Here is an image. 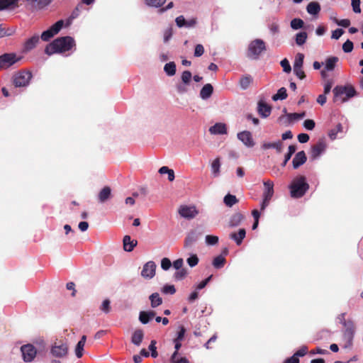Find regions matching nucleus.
Returning a JSON list of instances; mask_svg holds the SVG:
<instances>
[{"instance_id":"nucleus-39","label":"nucleus","mask_w":363,"mask_h":363,"mask_svg":"<svg viewBox=\"0 0 363 363\" xmlns=\"http://www.w3.org/2000/svg\"><path fill=\"white\" fill-rule=\"evenodd\" d=\"M225 263V259L222 255H218L214 258L213 261V265L216 269L222 268Z\"/></svg>"},{"instance_id":"nucleus-25","label":"nucleus","mask_w":363,"mask_h":363,"mask_svg":"<svg viewBox=\"0 0 363 363\" xmlns=\"http://www.w3.org/2000/svg\"><path fill=\"white\" fill-rule=\"evenodd\" d=\"M32 8L41 9L50 3V0H25Z\"/></svg>"},{"instance_id":"nucleus-12","label":"nucleus","mask_w":363,"mask_h":363,"mask_svg":"<svg viewBox=\"0 0 363 363\" xmlns=\"http://www.w3.org/2000/svg\"><path fill=\"white\" fill-rule=\"evenodd\" d=\"M238 138L240 140L246 147H252L255 145L252 134L250 131L245 130L238 133Z\"/></svg>"},{"instance_id":"nucleus-57","label":"nucleus","mask_w":363,"mask_h":363,"mask_svg":"<svg viewBox=\"0 0 363 363\" xmlns=\"http://www.w3.org/2000/svg\"><path fill=\"white\" fill-rule=\"evenodd\" d=\"M343 325L346 328V333L352 335L354 331V325L352 321H344Z\"/></svg>"},{"instance_id":"nucleus-52","label":"nucleus","mask_w":363,"mask_h":363,"mask_svg":"<svg viewBox=\"0 0 363 363\" xmlns=\"http://www.w3.org/2000/svg\"><path fill=\"white\" fill-rule=\"evenodd\" d=\"M360 0H351V5L352 7V10L356 13H361V8H360Z\"/></svg>"},{"instance_id":"nucleus-34","label":"nucleus","mask_w":363,"mask_h":363,"mask_svg":"<svg viewBox=\"0 0 363 363\" xmlns=\"http://www.w3.org/2000/svg\"><path fill=\"white\" fill-rule=\"evenodd\" d=\"M223 202L228 207H232L233 205L238 202V200L235 196L228 194L226 196H225Z\"/></svg>"},{"instance_id":"nucleus-32","label":"nucleus","mask_w":363,"mask_h":363,"mask_svg":"<svg viewBox=\"0 0 363 363\" xmlns=\"http://www.w3.org/2000/svg\"><path fill=\"white\" fill-rule=\"evenodd\" d=\"M243 216L240 213L233 214L229 221V225L230 227H236L239 225L243 220Z\"/></svg>"},{"instance_id":"nucleus-17","label":"nucleus","mask_w":363,"mask_h":363,"mask_svg":"<svg viewBox=\"0 0 363 363\" xmlns=\"http://www.w3.org/2000/svg\"><path fill=\"white\" fill-rule=\"evenodd\" d=\"M209 132L213 135H223L227 133V127L225 123H217L209 128Z\"/></svg>"},{"instance_id":"nucleus-2","label":"nucleus","mask_w":363,"mask_h":363,"mask_svg":"<svg viewBox=\"0 0 363 363\" xmlns=\"http://www.w3.org/2000/svg\"><path fill=\"white\" fill-rule=\"evenodd\" d=\"M334 99L335 103H344L356 94V91L351 86H337L333 89Z\"/></svg>"},{"instance_id":"nucleus-3","label":"nucleus","mask_w":363,"mask_h":363,"mask_svg":"<svg viewBox=\"0 0 363 363\" xmlns=\"http://www.w3.org/2000/svg\"><path fill=\"white\" fill-rule=\"evenodd\" d=\"M265 50L266 45L264 40L255 39L249 43L246 55L250 60H258Z\"/></svg>"},{"instance_id":"nucleus-18","label":"nucleus","mask_w":363,"mask_h":363,"mask_svg":"<svg viewBox=\"0 0 363 363\" xmlns=\"http://www.w3.org/2000/svg\"><path fill=\"white\" fill-rule=\"evenodd\" d=\"M246 231L244 228H240L238 233H232L229 235V238L234 240L238 245H241L243 239L245 238Z\"/></svg>"},{"instance_id":"nucleus-28","label":"nucleus","mask_w":363,"mask_h":363,"mask_svg":"<svg viewBox=\"0 0 363 363\" xmlns=\"http://www.w3.org/2000/svg\"><path fill=\"white\" fill-rule=\"evenodd\" d=\"M306 11L309 14L315 16L320 11V6L316 1L310 2L306 7Z\"/></svg>"},{"instance_id":"nucleus-50","label":"nucleus","mask_w":363,"mask_h":363,"mask_svg":"<svg viewBox=\"0 0 363 363\" xmlns=\"http://www.w3.org/2000/svg\"><path fill=\"white\" fill-rule=\"evenodd\" d=\"M110 303L111 302L108 299H105L100 306L101 311L104 312L105 313H109L111 311Z\"/></svg>"},{"instance_id":"nucleus-49","label":"nucleus","mask_w":363,"mask_h":363,"mask_svg":"<svg viewBox=\"0 0 363 363\" xmlns=\"http://www.w3.org/2000/svg\"><path fill=\"white\" fill-rule=\"evenodd\" d=\"M305 116H306V113L305 112H302V113H289V114H287V118H288L289 121H295V120H298V119L303 118V117H305Z\"/></svg>"},{"instance_id":"nucleus-15","label":"nucleus","mask_w":363,"mask_h":363,"mask_svg":"<svg viewBox=\"0 0 363 363\" xmlns=\"http://www.w3.org/2000/svg\"><path fill=\"white\" fill-rule=\"evenodd\" d=\"M306 160L307 158L304 151L297 152L292 161L294 168H298L306 162Z\"/></svg>"},{"instance_id":"nucleus-14","label":"nucleus","mask_w":363,"mask_h":363,"mask_svg":"<svg viewBox=\"0 0 363 363\" xmlns=\"http://www.w3.org/2000/svg\"><path fill=\"white\" fill-rule=\"evenodd\" d=\"M263 198L265 200H271L274 195V183L271 180L264 181Z\"/></svg>"},{"instance_id":"nucleus-23","label":"nucleus","mask_w":363,"mask_h":363,"mask_svg":"<svg viewBox=\"0 0 363 363\" xmlns=\"http://www.w3.org/2000/svg\"><path fill=\"white\" fill-rule=\"evenodd\" d=\"M18 6V0H0V11L5 9H14Z\"/></svg>"},{"instance_id":"nucleus-5","label":"nucleus","mask_w":363,"mask_h":363,"mask_svg":"<svg viewBox=\"0 0 363 363\" xmlns=\"http://www.w3.org/2000/svg\"><path fill=\"white\" fill-rule=\"evenodd\" d=\"M32 78V73L30 71L22 70L13 76V83L16 87L27 86Z\"/></svg>"},{"instance_id":"nucleus-21","label":"nucleus","mask_w":363,"mask_h":363,"mask_svg":"<svg viewBox=\"0 0 363 363\" xmlns=\"http://www.w3.org/2000/svg\"><path fill=\"white\" fill-rule=\"evenodd\" d=\"M199 235L195 231H191L185 238L184 247L186 248L191 247L198 240Z\"/></svg>"},{"instance_id":"nucleus-40","label":"nucleus","mask_w":363,"mask_h":363,"mask_svg":"<svg viewBox=\"0 0 363 363\" xmlns=\"http://www.w3.org/2000/svg\"><path fill=\"white\" fill-rule=\"evenodd\" d=\"M82 4H78L76 8L74 9V10L72 11V13H71L69 18L67 19V26H69L72 23V21L74 18H76L79 15V13H80V9L82 8Z\"/></svg>"},{"instance_id":"nucleus-48","label":"nucleus","mask_w":363,"mask_h":363,"mask_svg":"<svg viewBox=\"0 0 363 363\" xmlns=\"http://www.w3.org/2000/svg\"><path fill=\"white\" fill-rule=\"evenodd\" d=\"M145 2L150 6L157 8L162 6L166 2V0H145Z\"/></svg>"},{"instance_id":"nucleus-8","label":"nucleus","mask_w":363,"mask_h":363,"mask_svg":"<svg viewBox=\"0 0 363 363\" xmlns=\"http://www.w3.org/2000/svg\"><path fill=\"white\" fill-rule=\"evenodd\" d=\"M64 25L63 20H60L53 24L49 29L43 32L41 39L43 41H48L55 35L57 34Z\"/></svg>"},{"instance_id":"nucleus-53","label":"nucleus","mask_w":363,"mask_h":363,"mask_svg":"<svg viewBox=\"0 0 363 363\" xmlns=\"http://www.w3.org/2000/svg\"><path fill=\"white\" fill-rule=\"evenodd\" d=\"M162 291L166 294H174L176 292V289L174 286L167 284L162 287Z\"/></svg>"},{"instance_id":"nucleus-51","label":"nucleus","mask_w":363,"mask_h":363,"mask_svg":"<svg viewBox=\"0 0 363 363\" xmlns=\"http://www.w3.org/2000/svg\"><path fill=\"white\" fill-rule=\"evenodd\" d=\"M186 262L191 267H194L199 263V258L196 255H192L187 259Z\"/></svg>"},{"instance_id":"nucleus-41","label":"nucleus","mask_w":363,"mask_h":363,"mask_svg":"<svg viewBox=\"0 0 363 363\" xmlns=\"http://www.w3.org/2000/svg\"><path fill=\"white\" fill-rule=\"evenodd\" d=\"M171 363H189L186 357H179L177 352H174L170 357Z\"/></svg>"},{"instance_id":"nucleus-60","label":"nucleus","mask_w":363,"mask_h":363,"mask_svg":"<svg viewBox=\"0 0 363 363\" xmlns=\"http://www.w3.org/2000/svg\"><path fill=\"white\" fill-rule=\"evenodd\" d=\"M84 345L82 343H77L75 347V354L77 357L80 358L83 355Z\"/></svg>"},{"instance_id":"nucleus-44","label":"nucleus","mask_w":363,"mask_h":363,"mask_svg":"<svg viewBox=\"0 0 363 363\" xmlns=\"http://www.w3.org/2000/svg\"><path fill=\"white\" fill-rule=\"evenodd\" d=\"M304 55L302 53L296 54L294 62V67H302L303 64Z\"/></svg>"},{"instance_id":"nucleus-64","label":"nucleus","mask_w":363,"mask_h":363,"mask_svg":"<svg viewBox=\"0 0 363 363\" xmlns=\"http://www.w3.org/2000/svg\"><path fill=\"white\" fill-rule=\"evenodd\" d=\"M294 73L300 79H303L306 77L305 73H304L302 67H294Z\"/></svg>"},{"instance_id":"nucleus-22","label":"nucleus","mask_w":363,"mask_h":363,"mask_svg":"<svg viewBox=\"0 0 363 363\" xmlns=\"http://www.w3.org/2000/svg\"><path fill=\"white\" fill-rule=\"evenodd\" d=\"M123 249L126 252H131L137 245V240H131L130 236L125 235L123 240Z\"/></svg>"},{"instance_id":"nucleus-16","label":"nucleus","mask_w":363,"mask_h":363,"mask_svg":"<svg viewBox=\"0 0 363 363\" xmlns=\"http://www.w3.org/2000/svg\"><path fill=\"white\" fill-rule=\"evenodd\" d=\"M39 42V35L38 34L34 35L31 38H28L23 45V51L27 52L33 49Z\"/></svg>"},{"instance_id":"nucleus-1","label":"nucleus","mask_w":363,"mask_h":363,"mask_svg":"<svg viewBox=\"0 0 363 363\" xmlns=\"http://www.w3.org/2000/svg\"><path fill=\"white\" fill-rule=\"evenodd\" d=\"M74 45L75 42L72 37H61L48 45L45 49V52L48 55L54 53H62L71 50Z\"/></svg>"},{"instance_id":"nucleus-7","label":"nucleus","mask_w":363,"mask_h":363,"mask_svg":"<svg viewBox=\"0 0 363 363\" xmlns=\"http://www.w3.org/2000/svg\"><path fill=\"white\" fill-rule=\"evenodd\" d=\"M20 60L15 53H5L0 56V69L10 67Z\"/></svg>"},{"instance_id":"nucleus-30","label":"nucleus","mask_w":363,"mask_h":363,"mask_svg":"<svg viewBox=\"0 0 363 363\" xmlns=\"http://www.w3.org/2000/svg\"><path fill=\"white\" fill-rule=\"evenodd\" d=\"M152 308H157L162 303V299L158 293H153L149 296Z\"/></svg>"},{"instance_id":"nucleus-61","label":"nucleus","mask_w":363,"mask_h":363,"mask_svg":"<svg viewBox=\"0 0 363 363\" xmlns=\"http://www.w3.org/2000/svg\"><path fill=\"white\" fill-rule=\"evenodd\" d=\"M315 122L313 120L307 119L303 122V127L308 130H312L315 128Z\"/></svg>"},{"instance_id":"nucleus-35","label":"nucleus","mask_w":363,"mask_h":363,"mask_svg":"<svg viewBox=\"0 0 363 363\" xmlns=\"http://www.w3.org/2000/svg\"><path fill=\"white\" fill-rule=\"evenodd\" d=\"M252 82V78L250 75H245L241 77L240 85L242 89H247Z\"/></svg>"},{"instance_id":"nucleus-20","label":"nucleus","mask_w":363,"mask_h":363,"mask_svg":"<svg viewBox=\"0 0 363 363\" xmlns=\"http://www.w3.org/2000/svg\"><path fill=\"white\" fill-rule=\"evenodd\" d=\"M257 111L262 117L267 118L270 115L272 108L271 106L266 103L259 101L258 103Z\"/></svg>"},{"instance_id":"nucleus-43","label":"nucleus","mask_w":363,"mask_h":363,"mask_svg":"<svg viewBox=\"0 0 363 363\" xmlns=\"http://www.w3.org/2000/svg\"><path fill=\"white\" fill-rule=\"evenodd\" d=\"M296 147L295 145H291L289 146V152L285 155L284 160L282 163L283 167H284L288 161L291 159L292 155L296 152Z\"/></svg>"},{"instance_id":"nucleus-24","label":"nucleus","mask_w":363,"mask_h":363,"mask_svg":"<svg viewBox=\"0 0 363 363\" xmlns=\"http://www.w3.org/2000/svg\"><path fill=\"white\" fill-rule=\"evenodd\" d=\"M262 148L263 150H268L270 148H274L277 150L278 153H281L283 149V143L281 141L278 140L274 143H264L262 145Z\"/></svg>"},{"instance_id":"nucleus-37","label":"nucleus","mask_w":363,"mask_h":363,"mask_svg":"<svg viewBox=\"0 0 363 363\" xmlns=\"http://www.w3.org/2000/svg\"><path fill=\"white\" fill-rule=\"evenodd\" d=\"M164 70L168 76H173L176 73V65L174 62L167 63L164 67Z\"/></svg>"},{"instance_id":"nucleus-58","label":"nucleus","mask_w":363,"mask_h":363,"mask_svg":"<svg viewBox=\"0 0 363 363\" xmlns=\"http://www.w3.org/2000/svg\"><path fill=\"white\" fill-rule=\"evenodd\" d=\"M149 350L151 351V356L154 358L157 357L158 355V353L157 352V347H156V341L152 340L150 345H149Z\"/></svg>"},{"instance_id":"nucleus-11","label":"nucleus","mask_w":363,"mask_h":363,"mask_svg":"<svg viewBox=\"0 0 363 363\" xmlns=\"http://www.w3.org/2000/svg\"><path fill=\"white\" fill-rule=\"evenodd\" d=\"M179 213L184 218L191 219L198 215L199 211L194 206H182L179 209Z\"/></svg>"},{"instance_id":"nucleus-47","label":"nucleus","mask_w":363,"mask_h":363,"mask_svg":"<svg viewBox=\"0 0 363 363\" xmlns=\"http://www.w3.org/2000/svg\"><path fill=\"white\" fill-rule=\"evenodd\" d=\"M178 271L174 274V279L177 280H182L184 279L188 274V272L186 269L182 268L180 269H177Z\"/></svg>"},{"instance_id":"nucleus-36","label":"nucleus","mask_w":363,"mask_h":363,"mask_svg":"<svg viewBox=\"0 0 363 363\" xmlns=\"http://www.w3.org/2000/svg\"><path fill=\"white\" fill-rule=\"evenodd\" d=\"M307 38L308 35L306 32H299L296 35V43L299 46L303 45L306 43Z\"/></svg>"},{"instance_id":"nucleus-45","label":"nucleus","mask_w":363,"mask_h":363,"mask_svg":"<svg viewBox=\"0 0 363 363\" xmlns=\"http://www.w3.org/2000/svg\"><path fill=\"white\" fill-rule=\"evenodd\" d=\"M191 78H192V74H191V72L186 70L182 73L181 79H182V83H184L185 84H189Z\"/></svg>"},{"instance_id":"nucleus-33","label":"nucleus","mask_w":363,"mask_h":363,"mask_svg":"<svg viewBox=\"0 0 363 363\" xmlns=\"http://www.w3.org/2000/svg\"><path fill=\"white\" fill-rule=\"evenodd\" d=\"M339 59L337 57H330L325 60V69L328 71H332L334 69L336 63L338 62Z\"/></svg>"},{"instance_id":"nucleus-56","label":"nucleus","mask_w":363,"mask_h":363,"mask_svg":"<svg viewBox=\"0 0 363 363\" xmlns=\"http://www.w3.org/2000/svg\"><path fill=\"white\" fill-rule=\"evenodd\" d=\"M280 64L283 68L284 72H285L286 73H289L291 71V65L287 59L285 58V59L282 60L281 61Z\"/></svg>"},{"instance_id":"nucleus-42","label":"nucleus","mask_w":363,"mask_h":363,"mask_svg":"<svg viewBox=\"0 0 363 363\" xmlns=\"http://www.w3.org/2000/svg\"><path fill=\"white\" fill-rule=\"evenodd\" d=\"M304 22L301 18H294L291 21V27L294 30H298L303 27Z\"/></svg>"},{"instance_id":"nucleus-29","label":"nucleus","mask_w":363,"mask_h":363,"mask_svg":"<svg viewBox=\"0 0 363 363\" xmlns=\"http://www.w3.org/2000/svg\"><path fill=\"white\" fill-rule=\"evenodd\" d=\"M111 194V190L108 186L104 187L98 196L99 202L104 203L106 201L110 198Z\"/></svg>"},{"instance_id":"nucleus-4","label":"nucleus","mask_w":363,"mask_h":363,"mask_svg":"<svg viewBox=\"0 0 363 363\" xmlns=\"http://www.w3.org/2000/svg\"><path fill=\"white\" fill-rule=\"evenodd\" d=\"M291 196L294 198H300L303 196L308 189V184L306 182V178L301 176L296 178L290 186Z\"/></svg>"},{"instance_id":"nucleus-19","label":"nucleus","mask_w":363,"mask_h":363,"mask_svg":"<svg viewBox=\"0 0 363 363\" xmlns=\"http://www.w3.org/2000/svg\"><path fill=\"white\" fill-rule=\"evenodd\" d=\"M221 162L220 157H216L211 163V170L212 176L215 178L218 177L220 174Z\"/></svg>"},{"instance_id":"nucleus-55","label":"nucleus","mask_w":363,"mask_h":363,"mask_svg":"<svg viewBox=\"0 0 363 363\" xmlns=\"http://www.w3.org/2000/svg\"><path fill=\"white\" fill-rule=\"evenodd\" d=\"M218 242V237L216 235H206V242L209 245H214Z\"/></svg>"},{"instance_id":"nucleus-26","label":"nucleus","mask_w":363,"mask_h":363,"mask_svg":"<svg viewBox=\"0 0 363 363\" xmlns=\"http://www.w3.org/2000/svg\"><path fill=\"white\" fill-rule=\"evenodd\" d=\"M213 91V86L211 84H206L202 87V89L200 91V97L203 100H206L211 96Z\"/></svg>"},{"instance_id":"nucleus-10","label":"nucleus","mask_w":363,"mask_h":363,"mask_svg":"<svg viewBox=\"0 0 363 363\" xmlns=\"http://www.w3.org/2000/svg\"><path fill=\"white\" fill-rule=\"evenodd\" d=\"M156 264L153 261H149L143 265L141 276L147 279L153 278L155 275Z\"/></svg>"},{"instance_id":"nucleus-62","label":"nucleus","mask_w":363,"mask_h":363,"mask_svg":"<svg viewBox=\"0 0 363 363\" xmlns=\"http://www.w3.org/2000/svg\"><path fill=\"white\" fill-rule=\"evenodd\" d=\"M204 52V48L202 45L201 44H198L196 45L195 47V50H194V56L195 57H201Z\"/></svg>"},{"instance_id":"nucleus-9","label":"nucleus","mask_w":363,"mask_h":363,"mask_svg":"<svg viewBox=\"0 0 363 363\" xmlns=\"http://www.w3.org/2000/svg\"><path fill=\"white\" fill-rule=\"evenodd\" d=\"M23 359L26 362H31L36 356L37 351L30 344L23 345L21 347Z\"/></svg>"},{"instance_id":"nucleus-31","label":"nucleus","mask_w":363,"mask_h":363,"mask_svg":"<svg viewBox=\"0 0 363 363\" xmlns=\"http://www.w3.org/2000/svg\"><path fill=\"white\" fill-rule=\"evenodd\" d=\"M143 336L142 330H136L132 335L131 341L134 345L139 346L143 341Z\"/></svg>"},{"instance_id":"nucleus-13","label":"nucleus","mask_w":363,"mask_h":363,"mask_svg":"<svg viewBox=\"0 0 363 363\" xmlns=\"http://www.w3.org/2000/svg\"><path fill=\"white\" fill-rule=\"evenodd\" d=\"M326 150V144L323 140H319L311 148V157L315 160L320 157Z\"/></svg>"},{"instance_id":"nucleus-59","label":"nucleus","mask_w":363,"mask_h":363,"mask_svg":"<svg viewBox=\"0 0 363 363\" xmlns=\"http://www.w3.org/2000/svg\"><path fill=\"white\" fill-rule=\"evenodd\" d=\"M172 266V262L169 258L164 257L161 261V267L164 270H168Z\"/></svg>"},{"instance_id":"nucleus-38","label":"nucleus","mask_w":363,"mask_h":363,"mask_svg":"<svg viewBox=\"0 0 363 363\" xmlns=\"http://www.w3.org/2000/svg\"><path fill=\"white\" fill-rule=\"evenodd\" d=\"M287 97L286 89L284 87L280 88L277 93L272 96L274 101L284 100Z\"/></svg>"},{"instance_id":"nucleus-46","label":"nucleus","mask_w":363,"mask_h":363,"mask_svg":"<svg viewBox=\"0 0 363 363\" xmlns=\"http://www.w3.org/2000/svg\"><path fill=\"white\" fill-rule=\"evenodd\" d=\"M342 126L341 124H338L335 129L331 130L329 132V137L330 138L333 140L337 138V133H342Z\"/></svg>"},{"instance_id":"nucleus-63","label":"nucleus","mask_w":363,"mask_h":363,"mask_svg":"<svg viewBox=\"0 0 363 363\" xmlns=\"http://www.w3.org/2000/svg\"><path fill=\"white\" fill-rule=\"evenodd\" d=\"M308 352V347L305 345L302 346L300 347L299 350H298L295 353H294V355L296 357H303L304 355L306 354Z\"/></svg>"},{"instance_id":"nucleus-27","label":"nucleus","mask_w":363,"mask_h":363,"mask_svg":"<svg viewBox=\"0 0 363 363\" xmlns=\"http://www.w3.org/2000/svg\"><path fill=\"white\" fill-rule=\"evenodd\" d=\"M155 315L154 311H140L139 314V320L143 324H147Z\"/></svg>"},{"instance_id":"nucleus-54","label":"nucleus","mask_w":363,"mask_h":363,"mask_svg":"<svg viewBox=\"0 0 363 363\" xmlns=\"http://www.w3.org/2000/svg\"><path fill=\"white\" fill-rule=\"evenodd\" d=\"M353 43L350 40H347L345 43H344V44L342 45V50L345 52H350L352 51L353 50Z\"/></svg>"},{"instance_id":"nucleus-6","label":"nucleus","mask_w":363,"mask_h":363,"mask_svg":"<svg viewBox=\"0 0 363 363\" xmlns=\"http://www.w3.org/2000/svg\"><path fill=\"white\" fill-rule=\"evenodd\" d=\"M51 354L57 358H64L68 354V345L66 342H55L50 349Z\"/></svg>"}]
</instances>
